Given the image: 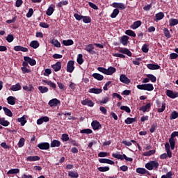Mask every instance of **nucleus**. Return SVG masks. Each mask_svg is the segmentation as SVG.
I'll return each instance as SVG.
<instances>
[{"label": "nucleus", "mask_w": 178, "mask_h": 178, "mask_svg": "<svg viewBox=\"0 0 178 178\" xmlns=\"http://www.w3.org/2000/svg\"><path fill=\"white\" fill-rule=\"evenodd\" d=\"M68 175L71 178H77V177H79V173H77V172L70 171L68 172Z\"/></svg>", "instance_id": "nucleus-45"}, {"label": "nucleus", "mask_w": 178, "mask_h": 178, "mask_svg": "<svg viewBox=\"0 0 178 178\" xmlns=\"http://www.w3.org/2000/svg\"><path fill=\"white\" fill-rule=\"evenodd\" d=\"M147 69H149V70H158L159 69H161V66L158 64H147Z\"/></svg>", "instance_id": "nucleus-18"}, {"label": "nucleus", "mask_w": 178, "mask_h": 178, "mask_svg": "<svg viewBox=\"0 0 178 178\" xmlns=\"http://www.w3.org/2000/svg\"><path fill=\"white\" fill-rule=\"evenodd\" d=\"M19 172H20V170L17 168L11 169L8 172V175H17Z\"/></svg>", "instance_id": "nucleus-55"}, {"label": "nucleus", "mask_w": 178, "mask_h": 178, "mask_svg": "<svg viewBox=\"0 0 178 178\" xmlns=\"http://www.w3.org/2000/svg\"><path fill=\"white\" fill-rule=\"evenodd\" d=\"M26 161H28L29 162H35V161H40V156H29L26 158Z\"/></svg>", "instance_id": "nucleus-25"}, {"label": "nucleus", "mask_w": 178, "mask_h": 178, "mask_svg": "<svg viewBox=\"0 0 178 178\" xmlns=\"http://www.w3.org/2000/svg\"><path fill=\"white\" fill-rule=\"evenodd\" d=\"M143 24V22L140 20H138L133 23V24L131 26V29L132 30H136V29H138Z\"/></svg>", "instance_id": "nucleus-20"}, {"label": "nucleus", "mask_w": 178, "mask_h": 178, "mask_svg": "<svg viewBox=\"0 0 178 178\" xmlns=\"http://www.w3.org/2000/svg\"><path fill=\"white\" fill-rule=\"evenodd\" d=\"M134 122H136V118H127L124 120V123H126V124H131V123H134Z\"/></svg>", "instance_id": "nucleus-47"}, {"label": "nucleus", "mask_w": 178, "mask_h": 178, "mask_svg": "<svg viewBox=\"0 0 178 178\" xmlns=\"http://www.w3.org/2000/svg\"><path fill=\"white\" fill-rule=\"evenodd\" d=\"M24 141H26V140L24 139V138H21L18 142V147L19 148H22V147H23L24 145Z\"/></svg>", "instance_id": "nucleus-58"}, {"label": "nucleus", "mask_w": 178, "mask_h": 178, "mask_svg": "<svg viewBox=\"0 0 178 178\" xmlns=\"http://www.w3.org/2000/svg\"><path fill=\"white\" fill-rule=\"evenodd\" d=\"M156 151L155 149L149 150L148 152L143 153V156H151V155H154L155 154Z\"/></svg>", "instance_id": "nucleus-46"}, {"label": "nucleus", "mask_w": 178, "mask_h": 178, "mask_svg": "<svg viewBox=\"0 0 178 178\" xmlns=\"http://www.w3.org/2000/svg\"><path fill=\"white\" fill-rule=\"evenodd\" d=\"M165 17V14L163 13L160 12L155 15L156 21L158 22V20H162Z\"/></svg>", "instance_id": "nucleus-37"}, {"label": "nucleus", "mask_w": 178, "mask_h": 178, "mask_svg": "<svg viewBox=\"0 0 178 178\" xmlns=\"http://www.w3.org/2000/svg\"><path fill=\"white\" fill-rule=\"evenodd\" d=\"M149 44H144L142 47V51L144 52V54H148V51H149Z\"/></svg>", "instance_id": "nucleus-44"}, {"label": "nucleus", "mask_w": 178, "mask_h": 178, "mask_svg": "<svg viewBox=\"0 0 178 178\" xmlns=\"http://www.w3.org/2000/svg\"><path fill=\"white\" fill-rule=\"evenodd\" d=\"M91 126L93 130H99V129H102V125H101V123L97 120L92 121Z\"/></svg>", "instance_id": "nucleus-9"}, {"label": "nucleus", "mask_w": 178, "mask_h": 178, "mask_svg": "<svg viewBox=\"0 0 178 178\" xmlns=\"http://www.w3.org/2000/svg\"><path fill=\"white\" fill-rule=\"evenodd\" d=\"M177 24H178V19H177L171 18L169 20V26L170 27H173V26H177Z\"/></svg>", "instance_id": "nucleus-32"}, {"label": "nucleus", "mask_w": 178, "mask_h": 178, "mask_svg": "<svg viewBox=\"0 0 178 178\" xmlns=\"http://www.w3.org/2000/svg\"><path fill=\"white\" fill-rule=\"evenodd\" d=\"M172 172H168L165 175L161 176V178H172Z\"/></svg>", "instance_id": "nucleus-64"}, {"label": "nucleus", "mask_w": 178, "mask_h": 178, "mask_svg": "<svg viewBox=\"0 0 178 178\" xmlns=\"http://www.w3.org/2000/svg\"><path fill=\"white\" fill-rule=\"evenodd\" d=\"M79 65H83L84 59L83 58V54H79L76 60Z\"/></svg>", "instance_id": "nucleus-50"}, {"label": "nucleus", "mask_w": 178, "mask_h": 178, "mask_svg": "<svg viewBox=\"0 0 178 178\" xmlns=\"http://www.w3.org/2000/svg\"><path fill=\"white\" fill-rule=\"evenodd\" d=\"M59 104H60V101H59L56 98L51 99L48 103V105H49V106H51V108H52L54 106H58Z\"/></svg>", "instance_id": "nucleus-7"}, {"label": "nucleus", "mask_w": 178, "mask_h": 178, "mask_svg": "<svg viewBox=\"0 0 178 178\" xmlns=\"http://www.w3.org/2000/svg\"><path fill=\"white\" fill-rule=\"evenodd\" d=\"M178 118V113L176 111H174L171 113L170 116V120H173V119H177Z\"/></svg>", "instance_id": "nucleus-48"}, {"label": "nucleus", "mask_w": 178, "mask_h": 178, "mask_svg": "<svg viewBox=\"0 0 178 178\" xmlns=\"http://www.w3.org/2000/svg\"><path fill=\"white\" fill-rule=\"evenodd\" d=\"M14 50L17 51H22V52H29V49H27L26 47H23L20 45L15 46Z\"/></svg>", "instance_id": "nucleus-23"}, {"label": "nucleus", "mask_w": 178, "mask_h": 178, "mask_svg": "<svg viewBox=\"0 0 178 178\" xmlns=\"http://www.w3.org/2000/svg\"><path fill=\"white\" fill-rule=\"evenodd\" d=\"M118 52H120V54H124L125 55H127V56H133V54L127 48L120 47V49H118Z\"/></svg>", "instance_id": "nucleus-8"}, {"label": "nucleus", "mask_w": 178, "mask_h": 178, "mask_svg": "<svg viewBox=\"0 0 178 178\" xmlns=\"http://www.w3.org/2000/svg\"><path fill=\"white\" fill-rule=\"evenodd\" d=\"M146 77H147L149 80L152 81V83H156V76H155L154 74H148L146 75Z\"/></svg>", "instance_id": "nucleus-35"}, {"label": "nucleus", "mask_w": 178, "mask_h": 178, "mask_svg": "<svg viewBox=\"0 0 178 178\" xmlns=\"http://www.w3.org/2000/svg\"><path fill=\"white\" fill-rule=\"evenodd\" d=\"M113 158H115L116 159H120V161H123V154H120V152H118L117 153L112 154Z\"/></svg>", "instance_id": "nucleus-38"}, {"label": "nucleus", "mask_w": 178, "mask_h": 178, "mask_svg": "<svg viewBox=\"0 0 178 178\" xmlns=\"http://www.w3.org/2000/svg\"><path fill=\"white\" fill-rule=\"evenodd\" d=\"M61 140L64 143H66V141H69V140H70V138L69 137V134H63L62 136H61Z\"/></svg>", "instance_id": "nucleus-43"}, {"label": "nucleus", "mask_w": 178, "mask_h": 178, "mask_svg": "<svg viewBox=\"0 0 178 178\" xmlns=\"http://www.w3.org/2000/svg\"><path fill=\"white\" fill-rule=\"evenodd\" d=\"M83 23H91V17L90 16H83L82 18Z\"/></svg>", "instance_id": "nucleus-51"}, {"label": "nucleus", "mask_w": 178, "mask_h": 178, "mask_svg": "<svg viewBox=\"0 0 178 178\" xmlns=\"http://www.w3.org/2000/svg\"><path fill=\"white\" fill-rule=\"evenodd\" d=\"M24 60H25V62H28L30 66H35V65H37V61H35V59L30 58L29 56H24Z\"/></svg>", "instance_id": "nucleus-6"}, {"label": "nucleus", "mask_w": 178, "mask_h": 178, "mask_svg": "<svg viewBox=\"0 0 178 178\" xmlns=\"http://www.w3.org/2000/svg\"><path fill=\"white\" fill-rule=\"evenodd\" d=\"M0 124H1V126H3L4 127H8V126L10 124V122L5 120V118H0Z\"/></svg>", "instance_id": "nucleus-26"}, {"label": "nucleus", "mask_w": 178, "mask_h": 178, "mask_svg": "<svg viewBox=\"0 0 178 178\" xmlns=\"http://www.w3.org/2000/svg\"><path fill=\"white\" fill-rule=\"evenodd\" d=\"M125 34H127V35H129V37H133L134 38H136V33L130 29L127 30L125 31Z\"/></svg>", "instance_id": "nucleus-40"}, {"label": "nucleus", "mask_w": 178, "mask_h": 178, "mask_svg": "<svg viewBox=\"0 0 178 178\" xmlns=\"http://www.w3.org/2000/svg\"><path fill=\"white\" fill-rule=\"evenodd\" d=\"M119 13H120L119 9L115 8L113 10V13H111V15H110V17H111V19H115L118 16V15H119Z\"/></svg>", "instance_id": "nucleus-39"}, {"label": "nucleus", "mask_w": 178, "mask_h": 178, "mask_svg": "<svg viewBox=\"0 0 178 178\" xmlns=\"http://www.w3.org/2000/svg\"><path fill=\"white\" fill-rule=\"evenodd\" d=\"M84 49L91 55L95 54V51H94V45L92 44H88Z\"/></svg>", "instance_id": "nucleus-11"}, {"label": "nucleus", "mask_w": 178, "mask_h": 178, "mask_svg": "<svg viewBox=\"0 0 178 178\" xmlns=\"http://www.w3.org/2000/svg\"><path fill=\"white\" fill-rule=\"evenodd\" d=\"M33 15H34V10H33V8H29V12L26 14V17L30 18Z\"/></svg>", "instance_id": "nucleus-61"}, {"label": "nucleus", "mask_w": 178, "mask_h": 178, "mask_svg": "<svg viewBox=\"0 0 178 178\" xmlns=\"http://www.w3.org/2000/svg\"><path fill=\"white\" fill-rule=\"evenodd\" d=\"M163 33L166 38H170V37H172V35H170V32H169V29H168L167 28L163 29Z\"/></svg>", "instance_id": "nucleus-52"}, {"label": "nucleus", "mask_w": 178, "mask_h": 178, "mask_svg": "<svg viewBox=\"0 0 178 178\" xmlns=\"http://www.w3.org/2000/svg\"><path fill=\"white\" fill-rule=\"evenodd\" d=\"M63 44L65 47H69L70 45H73V44H74V42H73V40L72 39L64 40H63Z\"/></svg>", "instance_id": "nucleus-29"}, {"label": "nucleus", "mask_w": 178, "mask_h": 178, "mask_svg": "<svg viewBox=\"0 0 178 178\" xmlns=\"http://www.w3.org/2000/svg\"><path fill=\"white\" fill-rule=\"evenodd\" d=\"M50 147L55 148V147H60V141L58 140H54L51 142Z\"/></svg>", "instance_id": "nucleus-28"}, {"label": "nucleus", "mask_w": 178, "mask_h": 178, "mask_svg": "<svg viewBox=\"0 0 178 178\" xmlns=\"http://www.w3.org/2000/svg\"><path fill=\"white\" fill-rule=\"evenodd\" d=\"M129 38L127 35H123L120 38V41L122 45L126 46L129 42Z\"/></svg>", "instance_id": "nucleus-15"}, {"label": "nucleus", "mask_w": 178, "mask_h": 178, "mask_svg": "<svg viewBox=\"0 0 178 178\" xmlns=\"http://www.w3.org/2000/svg\"><path fill=\"white\" fill-rule=\"evenodd\" d=\"M108 170H109V167H108V166L98 168L99 172H108Z\"/></svg>", "instance_id": "nucleus-60"}, {"label": "nucleus", "mask_w": 178, "mask_h": 178, "mask_svg": "<svg viewBox=\"0 0 178 178\" xmlns=\"http://www.w3.org/2000/svg\"><path fill=\"white\" fill-rule=\"evenodd\" d=\"M165 148L166 153H163V154L160 155V159H166V158H172V151H170V145L169 143H165Z\"/></svg>", "instance_id": "nucleus-2"}, {"label": "nucleus", "mask_w": 178, "mask_h": 178, "mask_svg": "<svg viewBox=\"0 0 178 178\" xmlns=\"http://www.w3.org/2000/svg\"><path fill=\"white\" fill-rule=\"evenodd\" d=\"M7 102L9 105H15L16 104V97L10 96L7 98Z\"/></svg>", "instance_id": "nucleus-24"}, {"label": "nucleus", "mask_w": 178, "mask_h": 178, "mask_svg": "<svg viewBox=\"0 0 178 178\" xmlns=\"http://www.w3.org/2000/svg\"><path fill=\"white\" fill-rule=\"evenodd\" d=\"M169 143H170L171 149L172 150L175 149V139L169 138Z\"/></svg>", "instance_id": "nucleus-57"}, {"label": "nucleus", "mask_w": 178, "mask_h": 178, "mask_svg": "<svg viewBox=\"0 0 178 178\" xmlns=\"http://www.w3.org/2000/svg\"><path fill=\"white\" fill-rule=\"evenodd\" d=\"M82 105H87L88 106L92 107L94 106V103L92 100H89L88 99H86L81 102Z\"/></svg>", "instance_id": "nucleus-21"}, {"label": "nucleus", "mask_w": 178, "mask_h": 178, "mask_svg": "<svg viewBox=\"0 0 178 178\" xmlns=\"http://www.w3.org/2000/svg\"><path fill=\"white\" fill-rule=\"evenodd\" d=\"M145 168L147 170H158L159 163L156 161H151L145 164Z\"/></svg>", "instance_id": "nucleus-1"}, {"label": "nucleus", "mask_w": 178, "mask_h": 178, "mask_svg": "<svg viewBox=\"0 0 178 178\" xmlns=\"http://www.w3.org/2000/svg\"><path fill=\"white\" fill-rule=\"evenodd\" d=\"M6 41H8V42H12L13 41V40H15V36H13V35H8V36L6 38Z\"/></svg>", "instance_id": "nucleus-59"}, {"label": "nucleus", "mask_w": 178, "mask_h": 178, "mask_svg": "<svg viewBox=\"0 0 178 178\" xmlns=\"http://www.w3.org/2000/svg\"><path fill=\"white\" fill-rule=\"evenodd\" d=\"M81 134H91L92 133V130L90 129H85L80 131Z\"/></svg>", "instance_id": "nucleus-53"}, {"label": "nucleus", "mask_w": 178, "mask_h": 178, "mask_svg": "<svg viewBox=\"0 0 178 178\" xmlns=\"http://www.w3.org/2000/svg\"><path fill=\"white\" fill-rule=\"evenodd\" d=\"M40 149H49V144L48 143H40L37 145Z\"/></svg>", "instance_id": "nucleus-13"}, {"label": "nucleus", "mask_w": 178, "mask_h": 178, "mask_svg": "<svg viewBox=\"0 0 178 178\" xmlns=\"http://www.w3.org/2000/svg\"><path fill=\"white\" fill-rule=\"evenodd\" d=\"M89 92L90 94H101V92H102V89L92 88L89 90Z\"/></svg>", "instance_id": "nucleus-27"}, {"label": "nucleus", "mask_w": 178, "mask_h": 178, "mask_svg": "<svg viewBox=\"0 0 178 178\" xmlns=\"http://www.w3.org/2000/svg\"><path fill=\"white\" fill-rule=\"evenodd\" d=\"M115 72H116V68L115 67H109L108 69H106V74L107 76H112Z\"/></svg>", "instance_id": "nucleus-22"}, {"label": "nucleus", "mask_w": 178, "mask_h": 178, "mask_svg": "<svg viewBox=\"0 0 178 178\" xmlns=\"http://www.w3.org/2000/svg\"><path fill=\"white\" fill-rule=\"evenodd\" d=\"M38 88L41 94H45V92H48V91H49V89L46 86H38Z\"/></svg>", "instance_id": "nucleus-34"}, {"label": "nucleus", "mask_w": 178, "mask_h": 178, "mask_svg": "<svg viewBox=\"0 0 178 178\" xmlns=\"http://www.w3.org/2000/svg\"><path fill=\"white\" fill-rule=\"evenodd\" d=\"M137 88L138 90H144L145 91H153L154 85H152V83H145L142 85H138Z\"/></svg>", "instance_id": "nucleus-3"}, {"label": "nucleus", "mask_w": 178, "mask_h": 178, "mask_svg": "<svg viewBox=\"0 0 178 178\" xmlns=\"http://www.w3.org/2000/svg\"><path fill=\"white\" fill-rule=\"evenodd\" d=\"M20 90H22V85L20 84V83H17L15 85H13L10 88V91H20Z\"/></svg>", "instance_id": "nucleus-16"}, {"label": "nucleus", "mask_w": 178, "mask_h": 178, "mask_svg": "<svg viewBox=\"0 0 178 178\" xmlns=\"http://www.w3.org/2000/svg\"><path fill=\"white\" fill-rule=\"evenodd\" d=\"M178 54L176 53H172L170 54V59H177Z\"/></svg>", "instance_id": "nucleus-63"}, {"label": "nucleus", "mask_w": 178, "mask_h": 178, "mask_svg": "<svg viewBox=\"0 0 178 178\" xmlns=\"http://www.w3.org/2000/svg\"><path fill=\"white\" fill-rule=\"evenodd\" d=\"M51 44H52V45H54V47H56V48H60V42H59L58 40L53 39L51 41Z\"/></svg>", "instance_id": "nucleus-41"}, {"label": "nucleus", "mask_w": 178, "mask_h": 178, "mask_svg": "<svg viewBox=\"0 0 178 178\" xmlns=\"http://www.w3.org/2000/svg\"><path fill=\"white\" fill-rule=\"evenodd\" d=\"M17 122L21 123V126H24V124L27 123V120H26V118H24V116L17 118Z\"/></svg>", "instance_id": "nucleus-42"}, {"label": "nucleus", "mask_w": 178, "mask_h": 178, "mask_svg": "<svg viewBox=\"0 0 178 178\" xmlns=\"http://www.w3.org/2000/svg\"><path fill=\"white\" fill-rule=\"evenodd\" d=\"M120 81L124 84H130V83L131 82V81H130V79L127 78V76H126L124 74L120 75Z\"/></svg>", "instance_id": "nucleus-10"}, {"label": "nucleus", "mask_w": 178, "mask_h": 178, "mask_svg": "<svg viewBox=\"0 0 178 178\" xmlns=\"http://www.w3.org/2000/svg\"><path fill=\"white\" fill-rule=\"evenodd\" d=\"M74 60H70L68 61L67 64V72L68 73H73V71L74 70Z\"/></svg>", "instance_id": "nucleus-4"}, {"label": "nucleus", "mask_w": 178, "mask_h": 178, "mask_svg": "<svg viewBox=\"0 0 178 178\" xmlns=\"http://www.w3.org/2000/svg\"><path fill=\"white\" fill-rule=\"evenodd\" d=\"M111 6L115 8V9H120V10H124V9H126V5L123 3L114 2L112 3Z\"/></svg>", "instance_id": "nucleus-5"}, {"label": "nucleus", "mask_w": 178, "mask_h": 178, "mask_svg": "<svg viewBox=\"0 0 178 178\" xmlns=\"http://www.w3.org/2000/svg\"><path fill=\"white\" fill-rule=\"evenodd\" d=\"M165 109H166V104L162 103L161 108H159L157 112H159V113H162V112H163Z\"/></svg>", "instance_id": "nucleus-56"}, {"label": "nucleus", "mask_w": 178, "mask_h": 178, "mask_svg": "<svg viewBox=\"0 0 178 178\" xmlns=\"http://www.w3.org/2000/svg\"><path fill=\"white\" fill-rule=\"evenodd\" d=\"M136 173H139L140 175H145L146 173H148V170H147L145 168H138L136 169Z\"/></svg>", "instance_id": "nucleus-36"}, {"label": "nucleus", "mask_w": 178, "mask_h": 178, "mask_svg": "<svg viewBox=\"0 0 178 178\" xmlns=\"http://www.w3.org/2000/svg\"><path fill=\"white\" fill-rule=\"evenodd\" d=\"M51 68L54 69V72H59L62 69V64L60 61H58L56 64L51 65Z\"/></svg>", "instance_id": "nucleus-14"}, {"label": "nucleus", "mask_w": 178, "mask_h": 178, "mask_svg": "<svg viewBox=\"0 0 178 178\" xmlns=\"http://www.w3.org/2000/svg\"><path fill=\"white\" fill-rule=\"evenodd\" d=\"M149 109H151V103H147L145 106H142L140 108V111H142V112H149Z\"/></svg>", "instance_id": "nucleus-17"}, {"label": "nucleus", "mask_w": 178, "mask_h": 178, "mask_svg": "<svg viewBox=\"0 0 178 178\" xmlns=\"http://www.w3.org/2000/svg\"><path fill=\"white\" fill-rule=\"evenodd\" d=\"M165 92H166L167 97H169V98L175 99V98H177L178 97V92H174L170 90H167Z\"/></svg>", "instance_id": "nucleus-12"}, {"label": "nucleus", "mask_w": 178, "mask_h": 178, "mask_svg": "<svg viewBox=\"0 0 178 178\" xmlns=\"http://www.w3.org/2000/svg\"><path fill=\"white\" fill-rule=\"evenodd\" d=\"M83 15H80L77 13L74 15V17H75L76 20H78L79 22H80V20H83Z\"/></svg>", "instance_id": "nucleus-62"}, {"label": "nucleus", "mask_w": 178, "mask_h": 178, "mask_svg": "<svg viewBox=\"0 0 178 178\" xmlns=\"http://www.w3.org/2000/svg\"><path fill=\"white\" fill-rule=\"evenodd\" d=\"M30 47H31V48H33L34 49H37V48L40 47V43L37 40H33L30 43Z\"/></svg>", "instance_id": "nucleus-30"}, {"label": "nucleus", "mask_w": 178, "mask_h": 178, "mask_svg": "<svg viewBox=\"0 0 178 178\" xmlns=\"http://www.w3.org/2000/svg\"><path fill=\"white\" fill-rule=\"evenodd\" d=\"M92 77H94V79H95L96 80H98L99 81H102V80H104V76L98 73H94L92 74Z\"/></svg>", "instance_id": "nucleus-33"}, {"label": "nucleus", "mask_w": 178, "mask_h": 178, "mask_svg": "<svg viewBox=\"0 0 178 178\" xmlns=\"http://www.w3.org/2000/svg\"><path fill=\"white\" fill-rule=\"evenodd\" d=\"M156 129H158V123H153L151 125V127L149 129V131L151 133H154L155 130H156Z\"/></svg>", "instance_id": "nucleus-49"}, {"label": "nucleus", "mask_w": 178, "mask_h": 178, "mask_svg": "<svg viewBox=\"0 0 178 178\" xmlns=\"http://www.w3.org/2000/svg\"><path fill=\"white\" fill-rule=\"evenodd\" d=\"M120 109L121 111H124L125 112H127V113H130V112H131L130 107L127 106H121Z\"/></svg>", "instance_id": "nucleus-54"}, {"label": "nucleus", "mask_w": 178, "mask_h": 178, "mask_svg": "<svg viewBox=\"0 0 178 178\" xmlns=\"http://www.w3.org/2000/svg\"><path fill=\"white\" fill-rule=\"evenodd\" d=\"M54 12H55V5H51L47 12H46V15L47 16H52V13H54Z\"/></svg>", "instance_id": "nucleus-19"}, {"label": "nucleus", "mask_w": 178, "mask_h": 178, "mask_svg": "<svg viewBox=\"0 0 178 178\" xmlns=\"http://www.w3.org/2000/svg\"><path fill=\"white\" fill-rule=\"evenodd\" d=\"M3 110L4 111V113L7 115L9 116V118H12L13 116V113H12V111L10 109L3 107Z\"/></svg>", "instance_id": "nucleus-31"}]
</instances>
